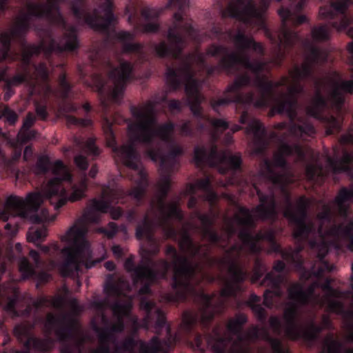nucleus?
I'll use <instances>...</instances> for the list:
<instances>
[{
	"instance_id": "56",
	"label": "nucleus",
	"mask_w": 353,
	"mask_h": 353,
	"mask_svg": "<svg viewBox=\"0 0 353 353\" xmlns=\"http://www.w3.org/2000/svg\"><path fill=\"white\" fill-rule=\"evenodd\" d=\"M85 150L86 152L92 156L97 157L99 154V149L96 145L94 143V140L90 139H89L85 144Z\"/></svg>"
},
{
	"instance_id": "3",
	"label": "nucleus",
	"mask_w": 353,
	"mask_h": 353,
	"mask_svg": "<svg viewBox=\"0 0 353 353\" xmlns=\"http://www.w3.org/2000/svg\"><path fill=\"white\" fill-rule=\"evenodd\" d=\"M306 1L307 0H261L258 6L256 0H237L238 3H231L222 13L223 17L228 16L238 21L239 25L236 32L233 29L223 30L220 24H213L210 34L219 41L232 42L239 55L247 56L250 59L246 53L248 50L252 49L261 56L265 54V50L261 43L256 42L252 37L245 34L242 26L263 30L272 42L275 43L276 55L279 35L285 27L296 32L288 27V23L301 25L307 21L305 15L295 13L303 10ZM274 60L275 56V63ZM259 61L266 66L265 62Z\"/></svg>"
},
{
	"instance_id": "52",
	"label": "nucleus",
	"mask_w": 353,
	"mask_h": 353,
	"mask_svg": "<svg viewBox=\"0 0 353 353\" xmlns=\"http://www.w3.org/2000/svg\"><path fill=\"white\" fill-rule=\"evenodd\" d=\"M317 218L323 222H331L332 219V211L331 207L327 204H324L321 212L318 213Z\"/></svg>"
},
{
	"instance_id": "50",
	"label": "nucleus",
	"mask_w": 353,
	"mask_h": 353,
	"mask_svg": "<svg viewBox=\"0 0 353 353\" xmlns=\"http://www.w3.org/2000/svg\"><path fill=\"white\" fill-rule=\"evenodd\" d=\"M104 293L106 294L105 299H108L110 301V297H118L121 294V290L119 286L111 279L108 280L103 288Z\"/></svg>"
},
{
	"instance_id": "10",
	"label": "nucleus",
	"mask_w": 353,
	"mask_h": 353,
	"mask_svg": "<svg viewBox=\"0 0 353 353\" xmlns=\"http://www.w3.org/2000/svg\"><path fill=\"white\" fill-rule=\"evenodd\" d=\"M88 228L83 220H77L61 236V241L67 244L62 249L57 243L48 246L37 243L43 241L47 236L48 229L45 225L30 228L27 232V239L50 257H54L59 252L61 261L57 263V268L63 277H68L74 276L80 270L83 252L88 247L85 240Z\"/></svg>"
},
{
	"instance_id": "41",
	"label": "nucleus",
	"mask_w": 353,
	"mask_h": 353,
	"mask_svg": "<svg viewBox=\"0 0 353 353\" xmlns=\"http://www.w3.org/2000/svg\"><path fill=\"white\" fill-rule=\"evenodd\" d=\"M261 301L260 296L252 293L250 294L247 305L249 306L259 321H265L267 317L265 310L259 303Z\"/></svg>"
},
{
	"instance_id": "55",
	"label": "nucleus",
	"mask_w": 353,
	"mask_h": 353,
	"mask_svg": "<svg viewBox=\"0 0 353 353\" xmlns=\"http://www.w3.org/2000/svg\"><path fill=\"white\" fill-rule=\"evenodd\" d=\"M74 162L79 170L83 172L87 170L88 168V161L86 157L82 154H78L75 156Z\"/></svg>"
},
{
	"instance_id": "18",
	"label": "nucleus",
	"mask_w": 353,
	"mask_h": 353,
	"mask_svg": "<svg viewBox=\"0 0 353 353\" xmlns=\"http://www.w3.org/2000/svg\"><path fill=\"white\" fill-rule=\"evenodd\" d=\"M89 58L93 68L100 69L105 66L110 69L108 77L113 85L110 92V97L114 103H119L128 82L134 78V64L130 61L122 60L120 61L119 66L115 67L112 65L110 59L103 55V51L99 48L94 49L90 52Z\"/></svg>"
},
{
	"instance_id": "53",
	"label": "nucleus",
	"mask_w": 353,
	"mask_h": 353,
	"mask_svg": "<svg viewBox=\"0 0 353 353\" xmlns=\"http://www.w3.org/2000/svg\"><path fill=\"white\" fill-rule=\"evenodd\" d=\"M119 230V227L114 222H110L106 228H102L101 232L105 234L108 239H112Z\"/></svg>"
},
{
	"instance_id": "23",
	"label": "nucleus",
	"mask_w": 353,
	"mask_h": 353,
	"mask_svg": "<svg viewBox=\"0 0 353 353\" xmlns=\"http://www.w3.org/2000/svg\"><path fill=\"white\" fill-rule=\"evenodd\" d=\"M113 310L118 316L117 323L112 324L110 327L96 326L94 327V331L97 334L99 347L97 349L90 350L88 353H112L111 343L117 342V334L123 332L125 327L122 316L126 312V307L117 303Z\"/></svg>"
},
{
	"instance_id": "47",
	"label": "nucleus",
	"mask_w": 353,
	"mask_h": 353,
	"mask_svg": "<svg viewBox=\"0 0 353 353\" xmlns=\"http://www.w3.org/2000/svg\"><path fill=\"white\" fill-rule=\"evenodd\" d=\"M58 82L61 92V97L63 100L68 99L72 89V85L67 80V77L65 73L59 74Z\"/></svg>"
},
{
	"instance_id": "49",
	"label": "nucleus",
	"mask_w": 353,
	"mask_h": 353,
	"mask_svg": "<svg viewBox=\"0 0 353 353\" xmlns=\"http://www.w3.org/2000/svg\"><path fill=\"white\" fill-rule=\"evenodd\" d=\"M352 200H353V190L343 187L339 191L335 198V203L341 208L345 202Z\"/></svg>"
},
{
	"instance_id": "14",
	"label": "nucleus",
	"mask_w": 353,
	"mask_h": 353,
	"mask_svg": "<svg viewBox=\"0 0 353 353\" xmlns=\"http://www.w3.org/2000/svg\"><path fill=\"white\" fill-rule=\"evenodd\" d=\"M265 165L264 174L278 187V190L285 197L286 207L283 216L292 228L293 238L299 243L294 250L302 248V244L309 240L310 236L316 234L314 223L311 220H307L310 202L305 196H301L298 199L296 205L294 207L292 202L291 194L288 190L287 185H285V176L274 172L268 161H265Z\"/></svg>"
},
{
	"instance_id": "48",
	"label": "nucleus",
	"mask_w": 353,
	"mask_h": 353,
	"mask_svg": "<svg viewBox=\"0 0 353 353\" xmlns=\"http://www.w3.org/2000/svg\"><path fill=\"white\" fill-rule=\"evenodd\" d=\"M49 304L54 307H58L61 304V300L60 298L50 300L46 296H41L33 301L32 306L36 310H39L42 307H46Z\"/></svg>"
},
{
	"instance_id": "64",
	"label": "nucleus",
	"mask_w": 353,
	"mask_h": 353,
	"mask_svg": "<svg viewBox=\"0 0 353 353\" xmlns=\"http://www.w3.org/2000/svg\"><path fill=\"white\" fill-rule=\"evenodd\" d=\"M10 0H0V17L9 8Z\"/></svg>"
},
{
	"instance_id": "45",
	"label": "nucleus",
	"mask_w": 353,
	"mask_h": 353,
	"mask_svg": "<svg viewBox=\"0 0 353 353\" xmlns=\"http://www.w3.org/2000/svg\"><path fill=\"white\" fill-rule=\"evenodd\" d=\"M32 81V76L30 71H23L22 72L17 73L12 78H7L5 80V83L12 87L18 86L23 83H30Z\"/></svg>"
},
{
	"instance_id": "6",
	"label": "nucleus",
	"mask_w": 353,
	"mask_h": 353,
	"mask_svg": "<svg viewBox=\"0 0 353 353\" xmlns=\"http://www.w3.org/2000/svg\"><path fill=\"white\" fill-rule=\"evenodd\" d=\"M35 169L37 174L43 175L51 171L54 177L48 182L43 191L30 192L26 199L15 195L8 196L4 209L0 211V220L7 221L12 215L23 218L32 216L38 223L54 221L57 214H50L48 209L42 207L45 201H48L58 211L68 201L75 202L85 196L86 179L79 184L73 183V176L61 160L52 163L48 156H41Z\"/></svg>"
},
{
	"instance_id": "1",
	"label": "nucleus",
	"mask_w": 353,
	"mask_h": 353,
	"mask_svg": "<svg viewBox=\"0 0 353 353\" xmlns=\"http://www.w3.org/2000/svg\"><path fill=\"white\" fill-rule=\"evenodd\" d=\"M165 254L171 259V262L165 259L154 262L147 255L143 256L138 265H135L132 256L124 262V268L132 274L133 283L142 285L139 294L141 296L140 308L145 312L143 327L149 329L154 327L157 334L165 328L167 334L171 335V327L167 323L165 313L154 301L145 296L152 294L150 286L157 280L159 275L165 278L173 267L172 291L165 293L163 299L168 303H178L192 296L199 305L196 312L190 310L183 312L181 327L187 334L193 333L195 327L199 325L215 353H265L263 347H259L255 350V343L259 340L266 341L272 353H283L281 340L272 337L265 327L252 325L244 332L243 327L248 319L243 313H237L234 318L230 319L225 331L220 325H216L210 332L214 316L223 314V311L218 310L216 294H208L199 286L202 280L198 275V270L201 265H194L188 257L179 254L171 245H167Z\"/></svg>"
},
{
	"instance_id": "44",
	"label": "nucleus",
	"mask_w": 353,
	"mask_h": 353,
	"mask_svg": "<svg viewBox=\"0 0 353 353\" xmlns=\"http://www.w3.org/2000/svg\"><path fill=\"white\" fill-rule=\"evenodd\" d=\"M348 158V156H345L341 159L328 157L327 163L334 174L344 172L349 170Z\"/></svg>"
},
{
	"instance_id": "46",
	"label": "nucleus",
	"mask_w": 353,
	"mask_h": 353,
	"mask_svg": "<svg viewBox=\"0 0 353 353\" xmlns=\"http://www.w3.org/2000/svg\"><path fill=\"white\" fill-rule=\"evenodd\" d=\"M259 254H255L256 256L254 259V267L252 270V276L251 277V281L253 283H257L261 281V279L263 276L264 272L266 271L265 265L263 260L258 256Z\"/></svg>"
},
{
	"instance_id": "40",
	"label": "nucleus",
	"mask_w": 353,
	"mask_h": 353,
	"mask_svg": "<svg viewBox=\"0 0 353 353\" xmlns=\"http://www.w3.org/2000/svg\"><path fill=\"white\" fill-rule=\"evenodd\" d=\"M20 296L17 292H14L13 296L9 297L8 301L6 304V309L8 312L11 313L14 316H28L30 314L32 311V306L28 305L26 308L21 311L17 309V305L19 301Z\"/></svg>"
},
{
	"instance_id": "25",
	"label": "nucleus",
	"mask_w": 353,
	"mask_h": 353,
	"mask_svg": "<svg viewBox=\"0 0 353 353\" xmlns=\"http://www.w3.org/2000/svg\"><path fill=\"white\" fill-rule=\"evenodd\" d=\"M240 123L246 125L245 134L253 135L254 151L256 154H263L268 148L266 130L259 120L252 117L247 110H244L239 118Z\"/></svg>"
},
{
	"instance_id": "5",
	"label": "nucleus",
	"mask_w": 353,
	"mask_h": 353,
	"mask_svg": "<svg viewBox=\"0 0 353 353\" xmlns=\"http://www.w3.org/2000/svg\"><path fill=\"white\" fill-rule=\"evenodd\" d=\"M188 37L185 36V38ZM184 47L180 55L175 58L172 56L161 57L169 58L180 61L177 68L166 65V83L170 90L176 91L185 81V92L187 96L188 104L193 117L196 121L197 130L202 132L205 130L207 123L213 128L211 135V144L208 149L205 146H196L194 150V161L196 166L202 168L208 165L217 168L221 174H227L229 171L233 173L241 171L242 159L240 153L232 154L225 150H219L216 141L221 134L229 128V123L222 119L212 118L203 112L201 103L205 97L200 92V81L195 78V72L192 64V54L182 56Z\"/></svg>"
},
{
	"instance_id": "30",
	"label": "nucleus",
	"mask_w": 353,
	"mask_h": 353,
	"mask_svg": "<svg viewBox=\"0 0 353 353\" xmlns=\"http://www.w3.org/2000/svg\"><path fill=\"white\" fill-rule=\"evenodd\" d=\"M117 38L122 43L123 52L125 54H134L137 64H141L146 61V54L144 46L141 43H132L134 34L128 31H120L117 34Z\"/></svg>"
},
{
	"instance_id": "32",
	"label": "nucleus",
	"mask_w": 353,
	"mask_h": 353,
	"mask_svg": "<svg viewBox=\"0 0 353 353\" xmlns=\"http://www.w3.org/2000/svg\"><path fill=\"white\" fill-rule=\"evenodd\" d=\"M18 267L23 280L38 279L41 283H47L49 280L50 275L44 272H37L36 268L26 256H19Z\"/></svg>"
},
{
	"instance_id": "54",
	"label": "nucleus",
	"mask_w": 353,
	"mask_h": 353,
	"mask_svg": "<svg viewBox=\"0 0 353 353\" xmlns=\"http://www.w3.org/2000/svg\"><path fill=\"white\" fill-rule=\"evenodd\" d=\"M180 132L183 136L193 137L194 136V130L192 128L190 121H184L180 126Z\"/></svg>"
},
{
	"instance_id": "24",
	"label": "nucleus",
	"mask_w": 353,
	"mask_h": 353,
	"mask_svg": "<svg viewBox=\"0 0 353 353\" xmlns=\"http://www.w3.org/2000/svg\"><path fill=\"white\" fill-rule=\"evenodd\" d=\"M285 268L286 265L283 261H276L273 270L279 274L275 275L272 272H268L260 282V285L268 288L263 293V304L268 308L273 307L274 298H281L283 296L281 285L285 281V276L281 273L284 272Z\"/></svg>"
},
{
	"instance_id": "33",
	"label": "nucleus",
	"mask_w": 353,
	"mask_h": 353,
	"mask_svg": "<svg viewBox=\"0 0 353 353\" xmlns=\"http://www.w3.org/2000/svg\"><path fill=\"white\" fill-rule=\"evenodd\" d=\"M330 234L343 241L347 248L353 252V216L345 223L334 225L330 229Z\"/></svg>"
},
{
	"instance_id": "27",
	"label": "nucleus",
	"mask_w": 353,
	"mask_h": 353,
	"mask_svg": "<svg viewBox=\"0 0 353 353\" xmlns=\"http://www.w3.org/2000/svg\"><path fill=\"white\" fill-rule=\"evenodd\" d=\"M198 190L203 192L202 199L205 201H208L212 208H214L219 196L212 188L210 179L206 176L203 179H198L194 183L190 184L189 192L191 195L188 202V208L192 209L194 211L197 210L198 199L196 197L195 194Z\"/></svg>"
},
{
	"instance_id": "36",
	"label": "nucleus",
	"mask_w": 353,
	"mask_h": 353,
	"mask_svg": "<svg viewBox=\"0 0 353 353\" xmlns=\"http://www.w3.org/2000/svg\"><path fill=\"white\" fill-rule=\"evenodd\" d=\"M305 174L307 181L314 184L323 183L327 176L323 164L318 159L306 165Z\"/></svg>"
},
{
	"instance_id": "13",
	"label": "nucleus",
	"mask_w": 353,
	"mask_h": 353,
	"mask_svg": "<svg viewBox=\"0 0 353 353\" xmlns=\"http://www.w3.org/2000/svg\"><path fill=\"white\" fill-rule=\"evenodd\" d=\"M148 186V183L143 172H141V181L138 180L137 185L128 190L118 186L111 187L109 184L103 185L101 189V199H91L83 218L79 220H83L87 226L86 221L97 223L99 221L97 213H106L108 211H110L112 219L117 220L124 214V211L120 207H112V203L123 204L127 199H131L137 202V205H141L144 202Z\"/></svg>"
},
{
	"instance_id": "15",
	"label": "nucleus",
	"mask_w": 353,
	"mask_h": 353,
	"mask_svg": "<svg viewBox=\"0 0 353 353\" xmlns=\"http://www.w3.org/2000/svg\"><path fill=\"white\" fill-rule=\"evenodd\" d=\"M188 6L189 0H168V7L178 10L174 13V21L168 30L169 43L161 41L153 45L155 54L158 57L172 56L177 58L184 47L185 36L198 41V33L192 26V19L185 17V10Z\"/></svg>"
},
{
	"instance_id": "61",
	"label": "nucleus",
	"mask_w": 353,
	"mask_h": 353,
	"mask_svg": "<svg viewBox=\"0 0 353 353\" xmlns=\"http://www.w3.org/2000/svg\"><path fill=\"white\" fill-rule=\"evenodd\" d=\"M3 90H4L3 100L5 101H8L10 100V99L12 97V96L14 94V90H13L12 86L8 85V84H7L6 83L3 85Z\"/></svg>"
},
{
	"instance_id": "34",
	"label": "nucleus",
	"mask_w": 353,
	"mask_h": 353,
	"mask_svg": "<svg viewBox=\"0 0 353 353\" xmlns=\"http://www.w3.org/2000/svg\"><path fill=\"white\" fill-rule=\"evenodd\" d=\"M79 109V106L74 103L67 101L63 103L61 110L63 112V117L65 119L68 126L88 127L92 125V121L89 118H77L75 116L70 115V113H76Z\"/></svg>"
},
{
	"instance_id": "63",
	"label": "nucleus",
	"mask_w": 353,
	"mask_h": 353,
	"mask_svg": "<svg viewBox=\"0 0 353 353\" xmlns=\"http://www.w3.org/2000/svg\"><path fill=\"white\" fill-rule=\"evenodd\" d=\"M33 155V150L30 145H28L25 148L23 154V158L26 161H29Z\"/></svg>"
},
{
	"instance_id": "43",
	"label": "nucleus",
	"mask_w": 353,
	"mask_h": 353,
	"mask_svg": "<svg viewBox=\"0 0 353 353\" xmlns=\"http://www.w3.org/2000/svg\"><path fill=\"white\" fill-rule=\"evenodd\" d=\"M19 114L7 105H3L0 109V120L3 119L4 123L8 126H14L19 121Z\"/></svg>"
},
{
	"instance_id": "29",
	"label": "nucleus",
	"mask_w": 353,
	"mask_h": 353,
	"mask_svg": "<svg viewBox=\"0 0 353 353\" xmlns=\"http://www.w3.org/2000/svg\"><path fill=\"white\" fill-rule=\"evenodd\" d=\"M119 303L126 307V312L122 316L123 320L125 316H127L130 310V304H123L119 301L112 303L108 299H103L94 301L92 303L93 307L101 314V321L104 325L103 327H110L112 324L117 323L118 321V316L114 314L113 310L115 304Z\"/></svg>"
},
{
	"instance_id": "21",
	"label": "nucleus",
	"mask_w": 353,
	"mask_h": 353,
	"mask_svg": "<svg viewBox=\"0 0 353 353\" xmlns=\"http://www.w3.org/2000/svg\"><path fill=\"white\" fill-rule=\"evenodd\" d=\"M167 339H160L157 336H153L148 343L142 340H137L134 336H130L123 339L120 343L117 342L111 343L113 345L112 353H136L135 348L139 347V353H168L174 341L172 334L168 335Z\"/></svg>"
},
{
	"instance_id": "17",
	"label": "nucleus",
	"mask_w": 353,
	"mask_h": 353,
	"mask_svg": "<svg viewBox=\"0 0 353 353\" xmlns=\"http://www.w3.org/2000/svg\"><path fill=\"white\" fill-rule=\"evenodd\" d=\"M353 4V0H333L330 6L321 7L319 15L322 19H329V24L314 27L311 30L312 39L316 41H327L331 28L339 32L347 30V34L353 39V28H349L350 18L347 11Z\"/></svg>"
},
{
	"instance_id": "31",
	"label": "nucleus",
	"mask_w": 353,
	"mask_h": 353,
	"mask_svg": "<svg viewBox=\"0 0 353 353\" xmlns=\"http://www.w3.org/2000/svg\"><path fill=\"white\" fill-rule=\"evenodd\" d=\"M317 285L318 283L315 282L305 290L303 284L299 282L293 283L288 288V299L298 302L301 305L307 306L314 296L315 288Z\"/></svg>"
},
{
	"instance_id": "22",
	"label": "nucleus",
	"mask_w": 353,
	"mask_h": 353,
	"mask_svg": "<svg viewBox=\"0 0 353 353\" xmlns=\"http://www.w3.org/2000/svg\"><path fill=\"white\" fill-rule=\"evenodd\" d=\"M45 327L48 334L54 331L61 345V353H74L72 341L75 339L77 322L66 315L58 316L52 313L46 316Z\"/></svg>"
},
{
	"instance_id": "19",
	"label": "nucleus",
	"mask_w": 353,
	"mask_h": 353,
	"mask_svg": "<svg viewBox=\"0 0 353 353\" xmlns=\"http://www.w3.org/2000/svg\"><path fill=\"white\" fill-rule=\"evenodd\" d=\"M284 309L283 318L286 327L285 335L292 341L303 339L306 344L312 347L319 339L320 334L325 326H330V321L327 318L323 319V325L317 324L314 319H310L307 323V328H303L298 322L299 307H303L298 302L290 300Z\"/></svg>"
},
{
	"instance_id": "2",
	"label": "nucleus",
	"mask_w": 353,
	"mask_h": 353,
	"mask_svg": "<svg viewBox=\"0 0 353 353\" xmlns=\"http://www.w3.org/2000/svg\"><path fill=\"white\" fill-rule=\"evenodd\" d=\"M296 44L304 49L305 59L300 65H296L290 71L294 81L292 85H289L290 80L286 76L281 77L276 81L268 79L266 75L262 74L265 64L260 61L253 62V64L259 65V70H250L254 74V86L259 91L257 105L261 108L272 105V112L286 114L290 121L288 131L298 139L312 137L316 134V130L309 117L328 125L326 133L332 134L339 129V125L334 116L324 114L327 108V100L319 88L311 103L306 107V115L300 117L297 112L299 97L305 92V86L301 81L314 77L315 65L327 61V53L314 45L308 38L303 39L298 32H294L285 27L279 35L275 65L281 67Z\"/></svg>"
},
{
	"instance_id": "39",
	"label": "nucleus",
	"mask_w": 353,
	"mask_h": 353,
	"mask_svg": "<svg viewBox=\"0 0 353 353\" xmlns=\"http://www.w3.org/2000/svg\"><path fill=\"white\" fill-rule=\"evenodd\" d=\"M321 353H353V347H344L333 334H329L322 342Z\"/></svg>"
},
{
	"instance_id": "12",
	"label": "nucleus",
	"mask_w": 353,
	"mask_h": 353,
	"mask_svg": "<svg viewBox=\"0 0 353 353\" xmlns=\"http://www.w3.org/2000/svg\"><path fill=\"white\" fill-rule=\"evenodd\" d=\"M294 156L297 162H303L305 161L306 154L303 148L299 143L290 145L282 142L277 152L273 155V160L271 161L268 159H264L261 163V170L259 175L265 182L268 187V194L263 193L260 188L254 185V190L259 196L260 204L254 208L256 217L262 221H274L277 217V202L276 199L275 190L278 187L264 174L265 163L268 161L274 172L285 176V185L289 182V165L286 160L287 157Z\"/></svg>"
},
{
	"instance_id": "16",
	"label": "nucleus",
	"mask_w": 353,
	"mask_h": 353,
	"mask_svg": "<svg viewBox=\"0 0 353 353\" xmlns=\"http://www.w3.org/2000/svg\"><path fill=\"white\" fill-rule=\"evenodd\" d=\"M206 54L212 57H221L216 65H209L203 53L196 56L198 63L205 69L208 76L221 74H233L241 65L248 70H259V65L253 64L248 57L240 56L235 52H230L228 47L224 45L211 44L206 50Z\"/></svg>"
},
{
	"instance_id": "4",
	"label": "nucleus",
	"mask_w": 353,
	"mask_h": 353,
	"mask_svg": "<svg viewBox=\"0 0 353 353\" xmlns=\"http://www.w3.org/2000/svg\"><path fill=\"white\" fill-rule=\"evenodd\" d=\"M157 103L150 101L144 108L130 106V112L134 121L128 119V134L130 143L119 146L112 129L111 121L105 118L104 132L107 145L112 148L123 163L137 172L141 181L139 168L140 156L136 149V143H141L147 147L145 154L152 161L159 163L161 172L172 174L179 165V157L184 153L181 146L172 142V135L175 129L172 121L159 125L155 114ZM148 182V179H146Z\"/></svg>"
},
{
	"instance_id": "11",
	"label": "nucleus",
	"mask_w": 353,
	"mask_h": 353,
	"mask_svg": "<svg viewBox=\"0 0 353 353\" xmlns=\"http://www.w3.org/2000/svg\"><path fill=\"white\" fill-rule=\"evenodd\" d=\"M171 176L172 174L161 172L157 183L159 194L157 201H151L148 212L137 224L135 232L137 239L145 238L151 241L157 228L161 229L166 239H177L178 230L172 223V221L182 222L184 214L179 201H165L171 188Z\"/></svg>"
},
{
	"instance_id": "42",
	"label": "nucleus",
	"mask_w": 353,
	"mask_h": 353,
	"mask_svg": "<svg viewBox=\"0 0 353 353\" xmlns=\"http://www.w3.org/2000/svg\"><path fill=\"white\" fill-rule=\"evenodd\" d=\"M152 101L153 103H157L155 105V114L157 118V106L160 105L161 103H168V108L170 111L176 110L177 112H181L182 110V104L180 101L176 99H170L168 100V97L166 95L161 97L160 99H154V100H148L145 103L141 105H134L137 108H144L147 103Z\"/></svg>"
},
{
	"instance_id": "8",
	"label": "nucleus",
	"mask_w": 353,
	"mask_h": 353,
	"mask_svg": "<svg viewBox=\"0 0 353 353\" xmlns=\"http://www.w3.org/2000/svg\"><path fill=\"white\" fill-rule=\"evenodd\" d=\"M239 212L244 217H241L238 214L234 216V219L238 225L242 227L238 233V237L250 254H260L263 250V247L260 242L266 241L270 244L272 252L280 254L283 260L291 265L296 272L301 273V279L307 280L312 276L321 279L325 272L334 271V265L325 260L328 250L327 246L324 243L320 245L321 248L317 254V257L319 260V265L316 266V264H314L308 270L305 267L304 259L301 254L302 248L297 250H293L292 248L283 249L276 242L275 233L271 229L265 231L261 230L256 234H253L250 230L255 228L256 226L253 214L245 207H240Z\"/></svg>"
},
{
	"instance_id": "28",
	"label": "nucleus",
	"mask_w": 353,
	"mask_h": 353,
	"mask_svg": "<svg viewBox=\"0 0 353 353\" xmlns=\"http://www.w3.org/2000/svg\"><path fill=\"white\" fill-rule=\"evenodd\" d=\"M192 215L201 221L203 237L220 248H224L225 246L221 243L222 235L213 229L216 215L213 212H211V214H203L199 210L193 211Z\"/></svg>"
},
{
	"instance_id": "59",
	"label": "nucleus",
	"mask_w": 353,
	"mask_h": 353,
	"mask_svg": "<svg viewBox=\"0 0 353 353\" xmlns=\"http://www.w3.org/2000/svg\"><path fill=\"white\" fill-rule=\"evenodd\" d=\"M29 256L34 261V263H31V264L34 267V268H37L41 265L42 261L38 252L34 250H31L29 252Z\"/></svg>"
},
{
	"instance_id": "37",
	"label": "nucleus",
	"mask_w": 353,
	"mask_h": 353,
	"mask_svg": "<svg viewBox=\"0 0 353 353\" xmlns=\"http://www.w3.org/2000/svg\"><path fill=\"white\" fill-rule=\"evenodd\" d=\"M36 121L34 115L28 112L23 121V125L17 134V139L22 143H26L37 137V132L31 130Z\"/></svg>"
},
{
	"instance_id": "26",
	"label": "nucleus",
	"mask_w": 353,
	"mask_h": 353,
	"mask_svg": "<svg viewBox=\"0 0 353 353\" xmlns=\"http://www.w3.org/2000/svg\"><path fill=\"white\" fill-rule=\"evenodd\" d=\"M14 336L23 343L26 350L19 351L18 353H30L31 348L43 352L51 350L53 345V341L50 337L47 339H39L30 334L28 327L23 324H17L13 329Z\"/></svg>"
},
{
	"instance_id": "20",
	"label": "nucleus",
	"mask_w": 353,
	"mask_h": 353,
	"mask_svg": "<svg viewBox=\"0 0 353 353\" xmlns=\"http://www.w3.org/2000/svg\"><path fill=\"white\" fill-rule=\"evenodd\" d=\"M246 86L255 87L254 79L253 80L248 72H244L238 75L233 83L228 85L222 98L212 99L210 101L212 110L219 114L220 107H225L232 103L242 105L245 108L250 105L260 108L257 105L259 96H256L253 92L245 94L241 92V90Z\"/></svg>"
},
{
	"instance_id": "7",
	"label": "nucleus",
	"mask_w": 353,
	"mask_h": 353,
	"mask_svg": "<svg viewBox=\"0 0 353 353\" xmlns=\"http://www.w3.org/2000/svg\"><path fill=\"white\" fill-rule=\"evenodd\" d=\"M226 232V238L225 239L222 236L221 243L225 248L221 249L225 250V256L221 258L212 256L210 248L207 245L195 243L186 229L181 232L179 241L181 250L188 254L191 258L190 260L198 259V261L194 262V264L201 265L198 270V275L202 281L205 279L210 282L214 281V276L208 274L203 270L204 267L212 268L216 266L220 271L227 269L230 278L220 276L223 286L219 294H216L215 296V300L218 303V310L223 311V312L226 310L228 299H235L239 293L243 292L241 284L249 276L248 272L240 263V258L243 250V245L235 243L230 248L226 249L227 243L236 232V228L232 222L227 228Z\"/></svg>"
},
{
	"instance_id": "9",
	"label": "nucleus",
	"mask_w": 353,
	"mask_h": 353,
	"mask_svg": "<svg viewBox=\"0 0 353 353\" xmlns=\"http://www.w3.org/2000/svg\"><path fill=\"white\" fill-rule=\"evenodd\" d=\"M28 10L25 12L21 10L20 14L17 17L14 26L7 31H3L0 34V42L2 48L0 50V61L9 59L11 57V43L13 40H19L21 45V63L22 70L30 71L29 66L32 63L33 55H39L43 52L47 59H50L52 53L62 54L63 52H77L79 47V40L77 36V28L75 26H70L68 30H62L63 32L57 39L54 38L52 31V25L41 28L43 38L39 45L28 44L24 39L26 34L32 26V19L34 16H30L28 19V28L23 32L18 29L19 20Z\"/></svg>"
},
{
	"instance_id": "38",
	"label": "nucleus",
	"mask_w": 353,
	"mask_h": 353,
	"mask_svg": "<svg viewBox=\"0 0 353 353\" xmlns=\"http://www.w3.org/2000/svg\"><path fill=\"white\" fill-rule=\"evenodd\" d=\"M332 283V279L327 277L321 284V288L326 294L327 298L330 299L329 304L330 308L333 311L337 312L343 309V305L341 302L335 300L334 299L339 297L341 293L339 290L334 288Z\"/></svg>"
},
{
	"instance_id": "35",
	"label": "nucleus",
	"mask_w": 353,
	"mask_h": 353,
	"mask_svg": "<svg viewBox=\"0 0 353 353\" xmlns=\"http://www.w3.org/2000/svg\"><path fill=\"white\" fill-rule=\"evenodd\" d=\"M343 92L353 94V80H342L331 92V99L334 106L341 109L345 103Z\"/></svg>"
},
{
	"instance_id": "62",
	"label": "nucleus",
	"mask_w": 353,
	"mask_h": 353,
	"mask_svg": "<svg viewBox=\"0 0 353 353\" xmlns=\"http://www.w3.org/2000/svg\"><path fill=\"white\" fill-rule=\"evenodd\" d=\"M37 114L42 119H46L48 117V112L45 105H38L36 107Z\"/></svg>"
},
{
	"instance_id": "60",
	"label": "nucleus",
	"mask_w": 353,
	"mask_h": 353,
	"mask_svg": "<svg viewBox=\"0 0 353 353\" xmlns=\"http://www.w3.org/2000/svg\"><path fill=\"white\" fill-rule=\"evenodd\" d=\"M270 325L275 332L277 334L281 333V323L279 319L275 316L271 317L270 319Z\"/></svg>"
},
{
	"instance_id": "57",
	"label": "nucleus",
	"mask_w": 353,
	"mask_h": 353,
	"mask_svg": "<svg viewBox=\"0 0 353 353\" xmlns=\"http://www.w3.org/2000/svg\"><path fill=\"white\" fill-rule=\"evenodd\" d=\"M134 201L135 202V207L128 210L125 213V219L130 223L135 222L137 221V213H138L137 208H139L140 206V205H137V203L134 200Z\"/></svg>"
},
{
	"instance_id": "58",
	"label": "nucleus",
	"mask_w": 353,
	"mask_h": 353,
	"mask_svg": "<svg viewBox=\"0 0 353 353\" xmlns=\"http://www.w3.org/2000/svg\"><path fill=\"white\" fill-rule=\"evenodd\" d=\"M159 23L148 22L143 25V31L146 33H156L159 30Z\"/></svg>"
},
{
	"instance_id": "51",
	"label": "nucleus",
	"mask_w": 353,
	"mask_h": 353,
	"mask_svg": "<svg viewBox=\"0 0 353 353\" xmlns=\"http://www.w3.org/2000/svg\"><path fill=\"white\" fill-rule=\"evenodd\" d=\"M35 72L40 79L44 82L49 80V72L47 65L44 62H41L38 65H34Z\"/></svg>"
}]
</instances>
